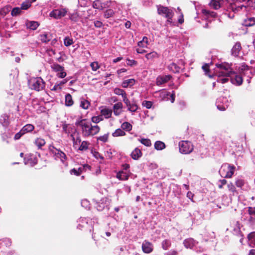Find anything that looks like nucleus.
<instances>
[{
  "mask_svg": "<svg viewBox=\"0 0 255 255\" xmlns=\"http://www.w3.org/2000/svg\"><path fill=\"white\" fill-rule=\"evenodd\" d=\"M90 65L92 69L94 71H96L99 68L97 62H92Z\"/></svg>",
  "mask_w": 255,
  "mask_h": 255,
  "instance_id": "0e129e2a",
  "label": "nucleus"
},
{
  "mask_svg": "<svg viewBox=\"0 0 255 255\" xmlns=\"http://www.w3.org/2000/svg\"><path fill=\"white\" fill-rule=\"evenodd\" d=\"M126 135V132L123 130V129L118 128L115 132L112 133V135L114 137H117L120 136H124Z\"/></svg>",
  "mask_w": 255,
  "mask_h": 255,
  "instance_id": "f704fd0d",
  "label": "nucleus"
},
{
  "mask_svg": "<svg viewBox=\"0 0 255 255\" xmlns=\"http://www.w3.org/2000/svg\"><path fill=\"white\" fill-rule=\"evenodd\" d=\"M90 168H91V167L89 165L85 164L82 167H80L79 168H78V169L77 170V171H79V175H80L84 169H86V168L90 169Z\"/></svg>",
  "mask_w": 255,
  "mask_h": 255,
  "instance_id": "680f3d73",
  "label": "nucleus"
},
{
  "mask_svg": "<svg viewBox=\"0 0 255 255\" xmlns=\"http://www.w3.org/2000/svg\"><path fill=\"white\" fill-rule=\"evenodd\" d=\"M210 64H212V62L210 63ZM209 65L210 64L206 63L204 65L202 66V69L204 71L205 74L206 75L210 77H211V75L209 74L210 70H209Z\"/></svg>",
  "mask_w": 255,
  "mask_h": 255,
  "instance_id": "58836bf2",
  "label": "nucleus"
},
{
  "mask_svg": "<svg viewBox=\"0 0 255 255\" xmlns=\"http://www.w3.org/2000/svg\"><path fill=\"white\" fill-rule=\"evenodd\" d=\"M81 206L84 208L88 209L90 208V203L87 199H83L81 201Z\"/></svg>",
  "mask_w": 255,
  "mask_h": 255,
  "instance_id": "09e8293b",
  "label": "nucleus"
},
{
  "mask_svg": "<svg viewBox=\"0 0 255 255\" xmlns=\"http://www.w3.org/2000/svg\"><path fill=\"white\" fill-rule=\"evenodd\" d=\"M122 107H123V104L121 102H119L118 103H116L113 106V108H114V110H118L119 109H122Z\"/></svg>",
  "mask_w": 255,
  "mask_h": 255,
  "instance_id": "e2e57ef3",
  "label": "nucleus"
},
{
  "mask_svg": "<svg viewBox=\"0 0 255 255\" xmlns=\"http://www.w3.org/2000/svg\"><path fill=\"white\" fill-rule=\"evenodd\" d=\"M67 12L65 8L55 9L50 12L49 16L56 19H60L66 15Z\"/></svg>",
  "mask_w": 255,
  "mask_h": 255,
  "instance_id": "6e6552de",
  "label": "nucleus"
},
{
  "mask_svg": "<svg viewBox=\"0 0 255 255\" xmlns=\"http://www.w3.org/2000/svg\"><path fill=\"white\" fill-rule=\"evenodd\" d=\"M88 144L89 143L88 142L83 141V142H82L79 148V149L82 151L87 150L88 148Z\"/></svg>",
  "mask_w": 255,
  "mask_h": 255,
  "instance_id": "49530a36",
  "label": "nucleus"
},
{
  "mask_svg": "<svg viewBox=\"0 0 255 255\" xmlns=\"http://www.w3.org/2000/svg\"><path fill=\"white\" fill-rule=\"evenodd\" d=\"M232 75H234L232 76V75H231V77H230L232 83L237 86L241 85L243 83L242 77L241 75H237L234 72H233Z\"/></svg>",
  "mask_w": 255,
  "mask_h": 255,
  "instance_id": "4468645a",
  "label": "nucleus"
},
{
  "mask_svg": "<svg viewBox=\"0 0 255 255\" xmlns=\"http://www.w3.org/2000/svg\"><path fill=\"white\" fill-rule=\"evenodd\" d=\"M236 185L238 187L242 188L244 185V181L241 179H238L236 181Z\"/></svg>",
  "mask_w": 255,
  "mask_h": 255,
  "instance_id": "052dcab7",
  "label": "nucleus"
},
{
  "mask_svg": "<svg viewBox=\"0 0 255 255\" xmlns=\"http://www.w3.org/2000/svg\"><path fill=\"white\" fill-rule=\"evenodd\" d=\"M40 40L42 42H45V43L47 42L48 41V40H47V34L45 33L43 34L40 35Z\"/></svg>",
  "mask_w": 255,
  "mask_h": 255,
  "instance_id": "13d9d810",
  "label": "nucleus"
},
{
  "mask_svg": "<svg viewBox=\"0 0 255 255\" xmlns=\"http://www.w3.org/2000/svg\"><path fill=\"white\" fill-rule=\"evenodd\" d=\"M109 134H105L102 136H100L97 138V140H100L103 142H106L108 140Z\"/></svg>",
  "mask_w": 255,
  "mask_h": 255,
  "instance_id": "864d4df0",
  "label": "nucleus"
},
{
  "mask_svg": "<svg viewBox=\"0 0 255 255\" xmlns=\"http://www.w3.org/2000/svg\"><path fill=\"white\" fill-rule=\"evenodd\" d=\"M70 19L75 22H76L79 19V16L77 12L71 14L69 16Z\"/></svg>",
  "mask_w": 255,
  "mask_h": 255,
  "instance_id": "603ef678",
  "label": "nucleus"
},
{
  "mask_svg": "<svg viewBox=\"0 0 255 255\" xmlns=\"http://www.w3.org/2000/svg\"><path fill=\"white\" fill-rule=\"evenodd\" d=\"M148 44V40L147 37L146 36H144L142 40L139 41L137 43V45L139 47L142 48L147 47Z\"/></svg>",
  "mask_w": 255,
  "mask_h": 255,
  "instance_id": "cd10ccee",
  "label": "nucleus"
},
{
  "mask_svg": "<svg viewBox=\"0 0 255 255\" xmlns=\"http://www.w3.org/2000/svg\"><path fill=\"white\" fill-rule=\"evenodd\" d=\"M228 188L229 190L232 192L233 194L235 193H237L235 186L232 183L228 184Z\"/></svg>",
  "mask_w": 255,
  "mask_h": 255,
  "instance_id": "6e6d98bb",
  "label": "nucleus"
},
{
  "mask_svg": "<svg viewBox=\"0 0 255 255\" xmlns=\"http://www.w3.org/2000/svg\"><path fill=\"white\" fill-rule=\"evenodd\" d=\"M34 128V127L31 124H27L24 126L21 129V130L25 133L32 131Z\"/></svg>",
  "mask_w": 255,
  "mask_h": 255,
  "instance_id": "7c9ffc66",
  "label": "nucleus"
},
{
  "mask_svg": "<svg viewBox=\"0 0 255 255\" xmlns=\"http://www.w3.org/2000/svg\"><path fill=\"white\" fill-rule=\"evenodd\" d=\"M227 183V180L225 179H222L219 181L218 187L220 189L223 188V186Z\"/></svg>",
  "mask_w": 255,
  "mask_h": 255,
  "instance_id": "338daca9",
  "label": "nucleus"
},
{
  "mask_svg": "<svg viewBox=\"0 0 255 255\" xmlns=\"http://www.w3.org/2000/svg\"><path fill=\"white\" fill-rule=\"evenodd\" d=\"M160 95L163 99H166V100H170L172 103L175 101V92L173 91L171 94L169 92L162 91Z\"/></svg>",
  "mask_w": 255,
  "mask_h": 255,
  "instance_id": "f8f14e48",
  "label": "nucleus"
},
{
  "mask_svg": "<svg viewBox=\"0 0 255 255\" xmlns=\"http://www.w3.org/2000/svg\"><path fill=\"white\" fill-rule=\"evenodd\" d=\"M179 148L180 153L182 154H189L193 150V146L188 141H181L179 143Z\"/></svg>",
  "mask_w": 255,
  "mask_h": 255,
  "instance_id": "0eeeda50",
  "label": "nucleus"
},
{
  "mask_svg": "<svg viewBox=\"0 0 255 255\" xmlns=\"http://www.w3.org/2000/svg\"><path fill=\"white\" fill-rule=\"evenodd\" d=\"M89 105L90 103L88 101L84 100L81 102L80 106L82 107L83 109L86 110L88 109Z\"/></svg>",
  "mask_w": 255,
  "mask_h": 255,
  "instance_id": "de8ad7c7",
  "label": "nucleus"
},
{
  "mask_svg": "<svg viewBox=\"0 0 255 255\" xmlns=\"http://www.w3.org/2000/svg\"><path fill=\"white\" fill-rule=\"evenodd\" d=\"M235 169V167L234 165L224 163L221 166L219 172L222 177L231 178L234 173Z\"/></svg>",
  "mask_w": 255,
  "mask_h": 255,
  "instance_id": "7ed1b4c3",
  "label": "nucleus"
},
{
  "mask_svg": "<svg viewBox=\"0 0 255 255\" xmlns=\"http://www.w3.org/2000/svg\"><path fill=\"white\" fill-rule=\"evenodd\" d=\"M75 125L81 128L82 134L84 136L94 135L99 132L100 128L98 126H92L90 122L86 119L77 120Z\"/></svg>",
  "mask_w": 255,
  "mask_h": 255,
  "instance_id": "f03ea898",
  "label": "nucleus"
},
{
  "mask_svg": "<svg viewBox=\"0 0 255 255\" xmlns=\"http://www.w3.org/2000/svg\"><path fill=\"white\" fill-rule=\"evenodd\" d=\"M249 243L255 246V232H253L248 235Z\"/></svg>",
  "mask_w": 255,
  "mask_h": 255,
  "instance_id": "2f4dec72",
  "label": "nucleus"
},
{
  "mask_svg": "<svg viewBox=\"0 0 255 255\" xmlns=\"http://www.w3.org/2000/svg\"><path fill=\"white\" fill-rule=\"evenodd\" d=\"M130 156L133 159L137 160L142 156V152L138 148L136 147L131 153Z\"/></svg>",
  "mask_w": 255,
  "mask_h": 255,
  "instance_id": "f3484780",
  "label": "nucleus"
},
{
  "mask_svg": "<svg viewBox=\"0 0 255 255\" xmlns=\"http://www.w3.org/2000/svg\"><path fill=\"white\" fill-rule=\"evenodd\" d=\"M171 241L169 240H164L161 243L162 248L164 250H167L171 247Z\"/></svg>",
  "mask_w": 255,
  "mask_h": 255,
  "instance_id": "c756f323",
  "label": "nucleus"
},
{
  "mask_svg": "<svg viewBox=\"0 0 255 255\" xmlns=\"http://www.w3.org/2000/svg\"><path fill=\"white\" fill-rule=\"evenodd\" d=\"M145 57L147 60H153L155 58L159 57V54L155 51H152L145 55Z\"/></svg>",
  "mask_w": 255,
  "mask_h": 255,
  "instance_id": "393cba45",
  "label": "nucleus"
},
{
  "mask_svg": "<svg viewBox=\"0 0 255 255\" xmlns=\"http://www.w3.org/2000/svg\"><path fill=\"white\" fill-rule=\"evenodd\" d=\"M61 52L59 51L57 52L55 49H53L52 48H51L49 47V56H54V58L59 62L62 61L63 60L61 57Z\"/></svg>",
  "mask_w": 255,
  "mask_h": 255,
  "instance_id": "2eb2a0df",
  "label": "nucleus"
},
{
  "mask_svg": "<svg viewBox=\"0 0 255 255\" xmlns=\"http://www.w3.org/2000/svg\"><path fill=\"white\" fill-rule=\"evenodd\" d=\"M116 177L120 180H127L128 179L129 175L126 172L121 171L117 173Z\"/></svg>",
  "mask_w": 255,
  "mask_h": 255,
  "instance_id": "5701e85b",
  "label": "nucleus"
},
{
  "mask_svg": "<svg viewBox=\"0 0 255 255\" xmlns=\"http://www.w3.org/2000/svg\"><path fill=\"white\" fill-rule=\"evenodd\" d=\"M103 120L102 116H97V117H93L92 118V121L94 123H98L100 121Z\"/></svg>",
  "mask_w": 255,
  "mask_h": 255,
  "instance_id": "5fc2aeb1",
  "label": "nucleus"
},
{
  "mask_svg": "<svg viewBox=\"0 0 255 255\" xmlns=\"http://www.w3.org/2000/svg\"><path fill=\"white\" fill-rule=\"evenodd\" d=\"M123 130L129 131L132 129V126L128 122H124L121 126Z\"/></svg>",
  "mask_w": 255,
  "mask_h": 255,
  "instance_id": "e433bc0d",
  "label": "nucleus"
},
{
  "mask_svg": "<svg viewBox=\"0 0 255 255\" xmlns=\"http://www.w3.org/2000/svg\"><path fill=\"white\" fill-rule=\"evenodd\" d=\"M138 140L143 145L146 146H150L151 145L150 140L148 138L139 139Z\"/></svg>",
  "mask_w": 255,
  "mask_h": 255,
  "instance_id": "a18cd8bd",
  "label": "nucleus"
},
{
  "mask_svg": "<svg viewBox=\"0 0 255 255\" xmlns=\"http://www.w3.org/2000/svg\"><path fill=\"white\" fill-rule=\"evenodd\" d=\"M135 83V80L134 79H130L124 80L122 83V86L123 88H127L132 86Z\"/></svg>",
  "mask_w": 255,
  "mask_h": 255,
  "instance_id": "412c9836",
  "label": "nucleus"
},
{
  "mask_svg": "<svg viewBox=\"0 0 255 255\" xmlns=\"http://www.w3.org/2000/svg\"><path fill=\"white\" fill-rule=\"evenodd\" d=\"M73 43V40L69 36H66L64 39V44L65 46L68 47Z\"/></svg>",
  "mask_w": 255,
  "mask_h": 255,
  "instance_id": "ea45409f",
  "label": "nucleus"
},
{
  "mask_svg": "<svg viewBox=\"0 0 255 255\" xmlns=\"http://www.w3.org/2000/svg\"><path fill=\"white\" fill-rule=\"evenodd\" d=\"M158 13L159 14H165V16L167 19L172 18L173 13L172 10L169 9L167 7L160 5L157 8Z\"/></svg>",
  "mask_w": 255,
  "mask_h": 255,
  "instance_id": "1a4fd4ad",
  "label": "nucleus"
},
{
  "mask_svg": "<svg viewBox=\"0 0 255 255\" xmlns=\"http://www.w3.org/2000/svg\"><path fill=\"white\" fill-rule=\"evenodd\" d=\"M172 77L170 75H159L156 78V84L157 86H161L170 81Z\"/></svg>",
  "mask_w": 255,
  "mask_h": 255,
  "instance_id": "9b49d317",
  "label": "nucleus"
},
{
  "mask_svg": "<svg viewBox=\"0 0 255 255\" xmlns=\"http://www.w3.org/2000/svg\"><path fill=\"white\" fill-rule=\"evenodd\" d=\"M114 92L115 94L117 95H121L122 97H124L127 95L126 92L124 90L118 88L114 89Z\"/></svg>",
  "mask_w": 255,
  "mask_h": 255,
  "instance_id": "a19ab883",
  "label": "nucleus"
},
{
  "mask_svg": "<svg viewBox=\"0 0 255 255\" xmlns=\"http://www.w3.org/2000/svg\"><path fill=\"white\" fill-rule=\"evenodd\" d=\"M114 13L115 12L113 9H108L105 11L104 16L106 18H108L111 17H112L114 15Z\"/></svg>",
  "mask_w": 255,
  "mask_h": 255,
  "instance_id": "4c0bfd02",
  "label": "nucleus"
},
{
  "mask_svg": "<svg viewBox=\"0 0 255 255\" xmlns=\"http://www.w3.org/2000/svg\"><path fill=\"white\" fill-rule=\"evenodd\" d=\"M51 68L56 72H59L60 71L64 70L63 67L57 64H53L51 66Z\"/></svg>",
  "mask_w": 255,
  "mask_h": 255,
  "instance_id": "c03bdc74",
  "label": "nucleus"
},
{
  "mask_svg": "<svg viewBox=\"0 0 255 255\" xmlns=\"http://www.w3.org/2000/svg\"><path fill=\"white\" fill-rule=\"evenodd\" d=\"M95 206L98 211L108 212L110 209V202L107 198H103L99 201L94 200Z\"/></svg>",
  "mask_w": 255,
  "mask_h": 255,
  "instance_id": "39448f33",
  "label": "nucleus"
},
{
  "mask_svg": "<svg viewBox=\"0 0 255 255\" xmlns=\"http://www.w3.org/2000/svg\"><path fill=\"white\" fill-rule=\"evenodd\" d=\"M243 25L246 27L253 26L255 25V17H251L245 19Z\"/></svg>",
  "mask_w": 255,
  "mask_h": 255,
  "instance_id": "6ab92c4d",
  "label": "nucleus"
},
{
  "mask_svg": "<svg viewBox=\"0 0 255 255\" xmlns=\"http://www.w3.org/2000/svg\"><path fill=\"white\" fill-rule=\"evenodd\" d=\"M141 249L143 253L150 254L153 250V245L147 240H144L142 243Z\"/></svg>",
  "mask_w": 255,
  "mask_h": 255,
  "instance_id": "9d476101",
  "label": "nucleus"
},
{
  "mask_svg": "<svg viewBox=\"0 0 255 255\" xmlns=\"http://www.w3.org/2000/svg\"><path fill=\"white\" fill-rule=\"evenodd\" d=\"M73 104V101L71 95L70 94H67L65 95V105L66 106H71Z\"/></svg>",
  "mask_w": 255,
  "mask_h": 255,
  "instance_id": "72a5a7b5",
  "label": "nucleus"
},
{
  "mask_svg": "<svg viewBox=\"0 0 255 255\" xmlns=\"http://www.w3.org/2000/svg\"><path fill=\"white\" fill-rule=\"evenodd\" d=\"M243 7H246V6L244 5H242L241 6L236 7L233 3H230L228 6V8L231 9V10L234 12L240 11V10L242 9Z\"/></svg>",
  "mask_w": 255,
  "mask_h": 255,
  "instance_id": "c85d7f7f",
  "label": "nucleus"
},
{
  "mask_svg": "<svg viewBox=\"0 0 255 255\" xmlns=\"http://www.w3.org/2000/svg\"><path fill=\"white\" fill-rule=\"evenodd\" d=\"M23 134H24V133L23 131L21 129L18 132L16 133L14 137V139L15 140L19 139Z\"/></svg>",
  "mask_w": 255,
  "mask_h": 255,
  "instance_id": "bf43d9fd",
  "label": "nucleus"
},
{
  "mask_svg": "<svg viewBox=\"0 0 255 255\" xmlns=\"http://www.w3.org/2000/svg\"><path fill=\"white\" fill-rule=\"evenodd\" d=\"M209 5L215 9H218L221 7L220 2L217 0H211Z\"/></svg>",
  "mask_w": 255,
  "mask_h": 255,
  "instance_id": "bb28decb",
  "label": "nucleus"
},
{
  "mask_svg": "<svg viewBox=\"0 0 255 255\" xmlns=\"http://www.w3.org/2000/svg\"><path fill=\"white\" fill-rule=\"evenodd\" d=\"M233 233L235 235L242 237V238L240 240V242L242 244L243 241L244 240L243 238V235L241 233L239 226H237L236 228H234L233 231Z\"/></svg>",
  "mask_w": 255,
  "mask_h": 255,
  "instance_id": "a878e982",
  "label": "nucleus"
},
{
  "mask_svg": "<svg viewBox=\"0 0 255 255\" xmlns=\"http://www.w3.org/2000/svg\"><path fill=\"white\" fill-rule=\"evenodd\" d=\"M38 25V23L35 21H27L26 22V26L27 28L31 30H35Z\"/></svg>",
  "mask_w": 255,
  "mask_h": 255,
  "instance_id": "b1692460",
  "label": "nucleus"
},
{
  "mask_svg": "<svg viewBox=\"0 0 255 255\" xmlns=\"http://www.w3.org/2000/svg\"><path fill=\"white\" fill-rule=\"evenodd\" d=\"M49 155L52 156L55 159H59L62 162L66 159L65 154L61 151L55 149L54 147L49 146Z\"/></svg>",
  "mask_w": 255,
  "mask_h": 255,
  "instance_id": "423d86ee",
  "label": "nucleus"
},
{
  "mask_svg": "<svg viewBox=\"0 0 255 255\" xmlns=\"http://www.w3.org/2000/svg\"><path fill=\"white\" fill-rule=\"evenodd\" d=\"M21 12V9L20 7H15L12 8L11 11V15L13 16H15L18 15Z\"/></svg>",
  "mask_w": 255,
  "mask_h": 255,
  "instance_id": "37998d69",
  "label": "nucleus"
},
{
  "mask_svg": "<svg viewBox=\"0 0 255 255\" xmlns=\"http://www.w3.org/2000/svg\"><path fill=\"white\" fill-rule=\"evenodd\" d=\"M202 12L206 16L207 19H209L210 17L215 18L217 16L216 12L206 9H203Z\"/></svg>",
  "mask_w": 255,
  "mask_h": 255,
  "instance_id": "a211bd4d",
  "label": "nucleus"
},
{
  "mask_svg": "<svg viewBox=\"0 0 255 255\" xmlns=\"http://www.w3.org/2000/svg\"><path fill=\"white\" fill-rule=\"evenodd\" d=\"M35 144L38 148H41L45 144L44 139L41 138H37L35 141Z\"/></svg>",
  "mask_w": 255,
  "mask_h": 255,
  "instance_id": "79ce46f5",
  "label": "nucleus"
},
{
  "mask_svg": "<svg viewBox=\"0 0 255 255\" xmlns=\"http://www.w3.org/2000/svg\"><path fill=\"white\" fill-rule=\"evenodd\" d=\"M31 6L30 3L29 1H25L22 3L21 4V9H27Z\"/></svg>",
  "mask_w": 255,
  "mask_h": 255,
  "instance_id": "8fccbe9b",
  "label": "nucleus"
},
{
  "mask_svg": "<svg viewBox=\"0 0 255 255\" xmlns=\"http://www.w3.org/2000/svg\"><path fill=\"white\" fill-rule=\"evenodd\" d=\"M127 64L130 66L136 65L137 64V62L133 59H129L128 58L127 59Z\"/></svg>",
  "mask_w": 255,
  "mask_h": 255,
  "instance_id": "4d7b16f0",
  "label": "nucleus"
},
{
  "mask_svg": "<svg viewBox=\"0 0 255 255\" xmlns=\"http://www.w3.org/2000/svg\"><path fill=\"white\" fill-rule=\"evenodd\" d=\"M250 215L249 221L250 223H253L255 220V207H249L248 210Z\"/></svg>",
  "mask_w": 255,
  "mask_h": 255,
  "instance_id": "aec40b11",
  "label": "nucleus"
},
{
  "mask_svg": "<svg viewBox=\"0 0 255 255\" xmlns=\"http://www.w3.org/2000/svg\"><path fill=\"white\" fill-rule=\"evenodd\" d=\"M137 109V105L134 102H131L128 107V109L130 112H136Z\"/></svg>",
  "mask_w": 255,
  "mask_h": 255,
  "instance_id": "c9c22d12",
  "label": "nucleus"
},
{
  "mask_svg": "<svg viewBox=\"0 0 255 255\" xmlns=\"http://www.w3.org/2000/svg\"><path fill=\"white\" fill-rule=\"evenodd\" d=\"M154 148L156 150H162L165 148V144L162 141H157L154 143Z\"/></svg>",
  "mask_w": 255,
  "mask_h": 255,
  "instance_id": "473e14b6",
  "label": "nucleus"
},
{
  "mask_svg": "<svg viewBox=\"0 0 255 255\" xmlns=\"http://www.w3.org/2000/svg\"><path fill=\"white\" fill-rule=\"evenodd\" d=\"M194 250L197 253H201L205 251V249L201 247H195Z\"/></svg>",
  "mask_w": 255,
  "mask_h": 255,
  "instance_id": "69168bd1",
  "label": "nucleus"
},
{
  "mask_svg": "<svg viewBox=\"0 0 255 255\" xmlns=\"http://www.w3.org/2000/svg\"><path fill=\"white\" fill-rule=\"evenodd\" d=\"M142 105L143 107H145L147 109H149L151 108L152 106V102L149 101H144L142 102Z\"/></svg>",
  "mask_w": 255,
  "mask_h": 255,
  "instance_id": "3c124183",
  "label": "nucleus"
},
{
  "mask_svg": "<svg viewBox=\"0 0 255 255\" xmlns=\"http://www.w3.org/2000/svg\"><path fill=\"white\" fill-rule=\"evenodd\" d=\"M177 252L175 250H171L166 253L164 255H177Z\"/></svg>",
  "mask_w": 255,
  "mask_h": 255,
  "instance_id": "774afa93",
  "label": "nucleus"
},
{
  "mask_svg": "<svg viewBox=\"0 0 255 255\" xmlns=\"http://www.w3.org/2000/svg\"><path fill=\"white\" fill-rule=\"evenodd\" d=\"M241 49V43L240 42H237L231 50L232 55L235 57L238 56Z\"/></svg>",
  "mask_w": 255,
  "mask_h": 255,
  "instance_id": "dca6fc26",
  "label": "nucleus"
},
{
  "mask_svg": "<svg viewBox=\"0 0 255 255\" xmlns=\"http://www.w3.org/2000/svg\"><path fill=\"white\" fill-rule=\"evenodd\" d=\"M197 244V242L191 238L186 239L183 241L184 246L186 249H193Z\"/></svg>",
  "mask_w": 255,
  "mask_h": 255,
  "instance_id": "ddd939ff",
  "label": "nucleus"
},
{
  "mask_svg": "<svg viewBox=\"0 0 255 255\" xmlns=\"http://www.w3.org/2000/svg\"><path fill=\"white\" fill-rule=\"evenodd\" d=\"M168 68L170 71H172L174 73H179L181 69V68L175 63H171L169 65Z\"/></svg>",
  "mask_w": 255,
  "mask_h": 255,
  "instance_id": "4be33fe9",
  "label": "nucleus"
},
{
  "mask_svg": "<svg viewBox=\"0 0 255 255\" xmlns=\"http://www.w3.org/2000/svg\"><path fill=\"white\" fill-rule=\"evenodd\" d=\"M216 66L218 69L216 70L218 77L217 82L222 84L227 82L229 77L233 73L230 65L227 63H216Z\"/></svg>",
  "mask_w": 255,
  "mask_h": 255,
  "instance_id": "f257e3e1",
  "label": "nucleus"
},
{
  "mask_svg": "<svg viewBox=\"0 0 255 255\" xmlns=\"http://www.w3.org/2000/svg\"><path fill=\"white\" fill-rule=\"evenodd\" d=\"M28 85L31 89L39 91L44 87V82L41 78H33L28 81Z\"/></svg>",
  "mask_w": 255,
  "mask_h": 255,
  "instance_id": "20e7f679",
  "label": "nucleus"
}]
</instances>
